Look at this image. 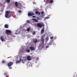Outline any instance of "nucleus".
I'll use <instances>...</instances> for the list:
<instances>
[{"label":"nucleus","instance_id":"nucleus-23","mask_svg":"<svg viewBox=\"0 0 77 77\" xmlns=\"http://www.w3.org/2000/svg\"><path fill=\"white\" fill-rule=\"evenodd\" d=\"M38 42V40H36L34 42V43H36Z\"/></svg>","mask_w":77,"mask_h":77},{"label":"nucleus","instance_id":"nucleus-10","mask_svg":"<svg viewBox=\"0 0 77 77\" xmlns=\"http://www.w3.org/2000/svg\"><path fill=\"white\" fill-rule=\"evenodd\" d=\"M32 20L33 21L35 22V23H38V20L36 19H33Z\"/></svg>","mask_w":77,"mask_h":77},{"label":"nucleus","instance_id":"nucleus-25","mask_svg":"<svg viewBox=\"0 0 77 77\" xmlns=\"http://www.w3.org/2000/svg\"><path fill=\"white\" fill-rule=\"evenodd\" d=\"M36 34V32L35 31L33 32H32V35H35Z\"/></svg>","mask_w":77,"mask_h":77},{"label":"nucleus","instance_id":"nucleus-15","mask_svg":"<svg viewBox=\"0 0 77 77\" xmlns=\"http://www.w3.org/2000/svg\"><path fill=\"white\" fill-rule=\"evenodd\" d=\"M53 0H50L49 1V3H53Z\"/></svg>","mask_w":77,"mask_h":77},{"label":"nucleus","instance_id":"nucleus-36","mask_svg":"<svg viewBox=\"0 0 77 77\" xmlns=\"http://www.w3.org/2000/svg\"><path fill=\"white\" fill-rule=\"evenodd\" d=\"M20 60H21V58H20Z\"/></svg>","mask_w":77,"mask_h":77},{"label":"nucleus","instance_id":"nucleus-7","mask_svg":"<svg viewBox=\"0 0 77 77\" xmlns=\"http://www.w3.org/2000/svg\"><path fill=\"white\" fill-rule=\"evenodd\" d=\"M41 40L42 42V44H44V39L43 38H41Z\"/></svg>","mask_w":77,"mask_h":77},{"label":"nucleus","instance_id":"nucleus-1","mask_svg":"<svg viewBox=\"0 0 77 77\" xmlns=\"http://www.w3.org/2000/svg\"><path fill=\"white\" fill-rule=\"evenodd\" d=\"M13 63H14L12 62H10L8 63V66L9 68L10 69H12V67L11 66H12V65H13Z\"/></svg>","mask_w":77,"mask_h":77},{"label":"nucleus","instance_id":"nucleus-27","mask_svg":"<svg viewBox=\"0 0 77 77\" xmlns=\"http://www.w3.org/2000/svg\"><path fill=\"white\" fill-rule=\"evenodd\" d=\"M18 12L19 13H21V12H22V11L21 10H19V11H18Z\"/></svg>","mask_w":77,"mask_h":77},{"label":"nucleus","instance_id":"nucleus-5","mask_svg":"<svg viewBox=\"0 0 77 77\" xmlns=\"http://www.w3.org/2000/svg\"><path fill=\"white\" fill-rule=\"evenodd\" d=\"M28 15L29 17H31V16L34 15V14L31 12H29L28 14Z\"/></svg>","mask_w":77,"mask_h":77},{"label":"nucleus","instance_id":"nucleus-6","mask_svg":"<svg viewBox=\"0 0 77 77\" xmlns=\"http://www.w3.org/2000/svg\"><path fill=\"white\" fill-rule=\"evenodd\" d=\"M27 59L28 60H31L32 59H31V57H30V56H27Z\"/></svg>","mask_w":77,"mask_h":77},{"label":"nucleus","instance_id":"nucleus-11","mask_svg":"<svg viewBox=\"0 0 77 77\" xmlns=\"http://www.w3.org/2000/svg\"><path fill=\"white\" fill-rule=\"evenodd\" d=\"M15 5L16 7H17L18 5V2H15Z\"/></svg>","mask_w":77,"mask_h":77},{"label":"nucleus","instance_id":"nucleus-13","mask_svg":"<svg viewBox=\"0 0 77 77\" xmlns=\"http://www.w3.org/2000/svg\"><path fill=\"white\" fill-rule=\"evenodd\" d=\"M22 61H23L22 60H17V61L16 62V63H20V62H22Z\"/></svg>","mask_w":77,"mask_h":77},{"label":"nucleus","instance_id":"nucleus-29","mask_svg":"<svg viewBox=\"0 0 77 77\" xmlns=\"http://www.w3.org/2000/svg\"><path fill=\"white\" fill-rule=\"evenodd\" d=\"M44 11H42L41 12V14H44Z\"/></svg>","mask_w":77,"mask_h":77},{"label":"nucleus","instance_id":"nucleus-26","mask_svg":"<svg viewBox=\"0 0 77 77\" xmlns=\"http://www.w3.org/2000/svg\"><path fill=\"white\" fill-rule=\"evenodd\" d=\"M35 14H36L37 15L38 14V11H36L35 12Z\"/></svg>","mask_w":77,"mask_h":77},{"label":"nucleus","instance_id":"nucleus-4","mask_svg":"<svg viewBox=\"0 0 77 77\" xmlns=\"http://www.w3.org/2000/svg\"><path fill=\"white\" fill-rule=\"evenodd\" d=\"M37 26H38V27H40V28H41V27L43 26V25L41 24V23H37Z\"/></svg>","mask_w":77,"mask_h":77},{"label":"nucleus","instance_id":"nucleus-17","mask_svg":"<svg viewBox=\"0 0 77 77\" xmlns=\"http://www.w3.org/2000/svg\"><path fill=\"white\" fill-rule=\"evenodd\" d=\"M45 39L47 41H48V39H49V38H48V37H46L45 38Z\"/></svg>","mask_w":77,"mask_h":77},{"label":"nucleus","instance_id":"nucleus-35","mask_svg":"<svg viewBox=\"0 0 77 77\" xmlns=\"http://www.w3.org/2000/svg\"><path fill=\"white\" fill-rule=\"evenodd\" d=\"M22 60V63H24V61H23V60Z\"/></svg>","mask_w":77,"mask_h":77},{"label":"nucleus","instance_id":"nucleus-14","mask_svg":"<svg viewBox=\"0 0 77 77\" xmlns=\"http://www.w3.org/2000/svg\"><path fill=\"white\" fill-rule=\"evenodd\" d=\"M44 32V29H43L41 31V33H43Z\"/></svg>","mask_w":77,"mask_h":77},{"label":"nucleus","instance_id":"nucleus-20","mask_svg":"<svg viewBox=\"0 0 77 77\" xmlns=\"http://www.w3.org/2000/svg\"><path fill=\"white\" fill-rule=\"evenodd\" d=\"M5 62H6V61H5V60H3L2 61V63H5Z\"/></svg>","mask_w":77,"mask_h":77},{"label":"nucleus","instance_id":"nucleus-2","mask_svg":"<svg viewBox=\"0 0 77 77\" xmlns=\"http://www.w3.org/2000/svg\"><path fill=\"white\" fill-rule=\"evenodd\" d=\"M5 33L6 34V35L8 36V35H11V31L7 29L5 31Z\"/></svg>","mask_w":77,"mask_h":77},{"label":"nucleus","instance_id":"nucleus-30","mask_svg":"<svg viewBox=\"0 0 77 77\" xmlns=\"http://www.w3.org/2000/svg\"><path fill=\"white\" fill-rule=\"evenodd\" d=\"M53 39V36H52L50 38V39Z\"/></svg>","mask_w":77,"mask_h":77},{"label":"nucleus","instance_id":"nucleus-28","mask_svg":"<svg viewBox=\"0 0 77 77\" xmlns=\"http://www.w3.org/2000/svg\"><path fill=\"white\" fill-rule=\"evenodd\" d=\"M26 22L27 23H30V20H27L26 21Z\"/></svg>","mask_w":77,"mask_h":77},{"label":"nucleus","instance_id":"nucleus-37","mask_svg":"<svg viewBox=\"0 0 77 77\" xmlns=\"http://www.w3.org/2000/svg\"><path fill=\"white\" fill-rule=\"evenodd\" d=\"M15 34H16V35H17V33H15Z\"/></svg>","mask_w":77,"mask_h":77},{"label":"nucleus","instance_id":"nucleus-21","mask_svg":"<svg viewBox=\"0 0 77 77\" xmlns=\"http://www.w3.org/2000/svg\"><path fill=\"white\" fill-rule=\"evenodd\" d=\"M44 38H45V35H42L41 37V38H43L44 39Z\"/></svg>","mask_w":77,"mask_h":77},{"label":"nucleus","instance_id":"nucleus-18","mask_svg":"<svg viewBox=\"0 0 77 77\" xmlns=\"http://www.w3.org/2000/svg\"><path fill=\"white\" fill-rule=\"evenodd\" d=\"M30 28H28L27 29V30L28 32H29V31H30Z\"/></svg>","mask_w":77,"mask_h":77},{"label":"nucleus","instance_id":"nucleus-19","mask_svg":"<svg viewBox=\"0 0 77 77\" xmlns=\"http://www.w3.org/2000/svg\"><path fill=\"white\" fill-rule=\"evenodd\" d=\"M8 74V73L6 72H5V73L4 74V75H6Z\"/></svg>","mask_w":77,"mask_h":77},{"label":"nucleus","instance_id":"nucleus-34","mask_svg":"<svg viewBox=\"0 0 77 77\" xmlns=\"http://www.w3.org/2000/svg\"><path fill=\"white\" fill-rule=\"evenodd\" d=\"M38 15H40V14H41V13H40L39 12H38Z\"/></svg>","mask_w":77,"mask_h":77},{"label":"nucleus","instance_id":"nucleus-22","mask_svg":"<svg viewBox=\"0 0 77 77\" xmlns=\"http://www.w3.org/2000/svg\"><path fill=\"white\" fill-rule=\"evenodd\" d=\"M6 2L8 3H9V2H11V0H6Z\"/></svg>","mask_w":77,"mask_h":77},{"label":"nucleus","instance_id":"nucleus-16","mask_svg":"<svg viewBox=\"0 0 77 77\" xmlns=\"http://www.w3.org/2000/svg\"><path fill=\"white\" fill-rule=\"evenodd\" d=\"M50 18V17H47L44 18V20H46V19H48V18Z\"/></svg>","mask_w":77,"mask_h":77},{"label":"nucleus","instance_id":"nucleus-32","mask_svg":"<svg viewBox=\"0 0 77 77\" xmlns=\"http://www.w3.org/2000/svg\"><path fill=\"white\" fill-rule=\"evenodd\" d=\"M48 47H49L48 46H47L46 47V48H48Z\"/></svg>","mask_w":77,"mask_h":77},{"label":"nucleus","instance_id":"nucleus-8","mask_svg":"<svg viewBox=\"0 0 77 77\" xmlns=\"http://www.w3.org/2000/svg\"><path fill=\"white\" fill-rule=\"evenodd\" d=\"M29 49L32 51H33L34 50H35V48L34 47H29Z\"/></svg>","mask_w":77,"mask_h":77},{"label":"nucleus","instance_id":"nucleus-33","mask_svg":"<svg viewBox=\"0 0 77 77\" xmlns=\"http://www.w3.org/2000/svg\"><path fill=\"white\" fill-rule=\"evenodd\" d=\"M32 17H33V18H36V16H33Z\"/></svg>","mask_w":77,"mask_h":77},{"label":"nucleus","instance_id":"nucleus-24","mask_svg":"<svg viewBox=\"0 0 77 77\" xmlns=\"http://www.w3.org/2000/svg\"><path fill=\"white\" fill-rule=\"evenodd\" d=\"M30 51V49H28L27 51H26V52H27V53H29Z\"/></svg>","mask_w":77,"mask_h":77},{"label":"nucleus","instance_id":"nucleus-3","mask_svg":"<svg viewBox=\"0 0 77 77\" xmlns=\"http://www.w3.org/2000/svg\"><path fill=\"white\" fill-rule=\"evenodd\" d=\"M9 14H10V12H9V11H7L6 12V13L5 15L6 18H9Z\"/></svg>","mask_w":77,"mask_h":77},{"label":"nucleus","instance_id":"nucleus-9","mask_svg":"<svg viewBox=\"0 0 77 77\" xmlns=\"http://www.w3.org/2000/svg\"><path fill=\"white\" fill-rule=\"evenodd\" d=\"M4 27L6 29H8L9 27V25L8 24H6L5 25Z\"/></svg>","mask_w":77,"mask_h":77},{"label":"nucleus","instance_id":"nucleus-12","mask_svg":"<svg viewBox=\"0 0 77 77\" xmlns=\"http://www.w3.org/2000/svg\"><path fill=\"white\" fill-rule=\"evenodd\" d=\"M3 36H1L0 38V39L2 42L4 41V39H3Z\"/></svg>","mask_w":77,"mask_h":77},{"label":"nucleus","instance_id":"nucleus-31","mask_svg":"<svg viewBox=\"0 0 77 77\" xmlns=\"http://www.w3.org/2000/svg\"><path fill=\"white\" fill-rule=\"evenodd\" d=\"M32 3L34 5H36V3H35V2H33Z\"/></svg>","mask_w":77,"mask_h":77}]
</instances>
